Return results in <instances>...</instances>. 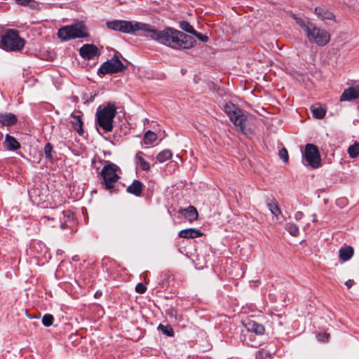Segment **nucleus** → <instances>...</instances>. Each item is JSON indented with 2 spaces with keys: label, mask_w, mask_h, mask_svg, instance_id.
Segmentation results:
<instances>
[{
  "label": "nucleus",
  "mask_w": 359,
  "mask_h": 359,
  "mask_svg": "<svg viewBox=\"0 0 359 359\" xmlns=\"http://www.w3.org/2000/svg\"><path fill=\"white\" fill-rule=\"evenodd\" d=\"M294 19L306 32L309 42L319 46H324L329 43L330 35L326 30L317 27L307 18L294 16Z\"/></svg>",
  "instance_id": "f03ea898"
},
{
  "label": "nucleus",
  "mask_w": 359,
  "mask_h": 359,
  "mask_svg": "<svg viewBox=\"0 0 359 359\" xmlns=\"http://www.w3.org/2000/svg\"><path fill=\"white\" fill-rule=\"evenodd\" d=\"M127 67L123 64L119 57L114 55L111 60L103 62L97 70L100 76L114 74L124 71Z\"/></svg>",
  "instance_id": "6e6552de"
},
{
  "label": "nucleus",
  "mask_w": 359,
  "mask_h": 359,
  "mask_svg": "<svg viewBox=\"0 0 359 359\" xmlns=\"http://www.w3.org/2000/svg\"><path fill=\"white\" fill-rule=\"evenodd\" d=\"M80 55L85 60H92L100 55L98 48L94 44H84L79 49Z\"/></svg>",
  "instance_id": "f8f14e48"
},
{
  "label": "nucleus",
  "mask_w": 359,
  "mask_h": 359,
  "mask_svg": "<svg viewBox=\"0 0 359 359\" xmlns=\"http://www.w3.org/2000/svg\"><path fill=\"white\" fill-rule=\"evenodd\" d=\"M193 35L195 36L198 40L203 42H207L208 41V37L207 36L196 31H195Z\"/></svg>",
  "instance_id": "e433bc0d"
},
{
  "label": "nucleus",
  "mask_w": 359,
  "mask_h": 359,
  "mask_svg": "<svg viewBox=\"0 0 359 359\" xmlns=\"http://www.w3.org/2000/svg\"><path fill=\"white\" fill-rule=\"evenodd\" d=\"M156 139L157 135L151 130H148L144 135L143 141L145 144L149 145L151 144Z\"/></svg>",
  "instance_id": "a878e982"
},
{
  "label": "nucleus",
  "mask_w": 359,
  "mask_h": 359,
  "mask_svg": "<svg viewBox=\"0 0 359 359\" xmlns=\"http://www.w3.org/2000/svg\"><path fill=\"white\" fill-rule=\"evenodd\" d=\"M179 212L191 222L196 220L198 217V211L193 205H189L187 208L180 209Z\"/></svg>",
  "instance_id": "dca6fc26"
},
{
  "label": "nucleus",
  "mask_w": 359,
  "mask_h": 359,
  "mask_svg": "<svg viewBox=\"0 0 359 359\" xmlns=\"http://www.w3.org/2000/svg\"><path fill=\"white\" fill-rule=\"evenodd\" d=\"M286 229L289 233L293 236H297L299 233L298 226L293 223H288Z\"/></svg>",
  "instance_id": "2f4dec72"
},
{
  "label": "nucleus",
  "mask_w": 359,
  "mask_h": 359,
  "mask_svg": "<svg viewBox=\"0 0 359 359\" xmlns=\"http://www.w3.org/2000/svg\"><path fill=\"white\" fill-rule=\"evenodd\" d=\"M107 261L111 262L109 258L103 259V262H107Z\"/></svg>",
  "instance_id": "49530a36"
},
{
  "label": "nucleus",
  "mask_w": 359,
  "mask_h": 359,
  "mask_svg": "<svg viewBox=\"0 0 359 359\" xmlns=\"http://www.w3.org/2000/svg\"><path fill=\"white\" fill-rule=\"evenodd\" d=\"M44 218L47 219H50V217H48V216L44 217Z\"/></svg>",
  "instance_id": "09e8293b"
},
{
  "label": "nucleus",
  "mask_w": 359,
  "mask_h": 359,
  "mask_svg": "<svg viewBox=\"0 0 359 359\" xmlns=\"http://www.w3.org/2000/svg\"><path fill=\"white\" fill-rule=\"evenodd\" d=\"M266 205L271 213L273 216L278 217V215H281V210L278 207V203L275 199H267Z\"/></svg>",
  "instance_id": "4be33fe9"
},
{
  "label": "nucleus",
  "mask_w": 359,
  "mask_h": 359,
  "mask_svg": "<svg viewBox=\"0 0 359 359\" xmlns=\"http://www.w3.org/2000/svg\"><path fill=\"white\" fill-rule=\"evenodd\" d=\"M304 217V214L302 211H297L294 214V218L296 220H300Z\"/></svg>",
  "instance_id": "ea45409f"
},
{
  "label": "nucleus",
  "mask_w": 359,
  "mask_h": 359,
  "mask_svg": "<svg viewBox=\"0 0 359 359\" xmlns=\"http://www.w3.org/2000/svg\"><path fill=\"white\" fill-rule=\"evenodd\" d=\"M312 217H313V222H318L316 214H315V213L313 214L312 215Z\"/></svg>",
  "instance_id": "37998d69"
},
{
  "label": "nucleus",
  "mask_w": 359,
  "mask_h": 359,
  "mask_svg": "<svg viewBox=\"0 0 359 359\" xmlns=\"http://www.w3.org/2000/svg\"><path fill=\"white\" fill-rule=\"evenodd\" d=\"M329 337H330V334L326 332L319 333L317 335V338H318V341H322V342L327 341Z\"/></svg>",
  "instance_id": "c9c22d12"
},
{
  "label": "nucleus",
  "mask_w": 359,
  "mask_h": 359,
  "mask_svg": "<svg viewBox=\"0 0 359 359\" xmlns=\"http://www.w3.org/2000/svg\"><path fill=\"white\" fill-rule=\"evenodd\" d=\"M53 149V146L50 142H48L47 144H46V145L44 147V154H45V157L47 159H49V160L53 159V154H52Z\"/></svg>",
  "instance_id": "473e14b6"
},
{
  "label": "nucleus",
  "mask_w": 359,
  "mask_h": 359,
  "mask_svg": "<svg viewBox=\"0 0 359 359\" xmlns=\"http://www.w3.org/2000/svg\"><path fill=\"white\" fill-rule=\"evenodd\" d=\"M136 21H128L123 20H114L106 22L109 29L120 32L124 34H135V25Z\"/></svg>",
  "instance_id": "9d476101"
},
{
  "label": "nucleus",
  "mask_w": 359,
  "mask_h": 359,
  "mask_svg": "<svg viewBox=\"0 0 359 359\" xmlns=\"http://www.w3.org/2000/svg\"><path fill=\"white\" fill-rule=\"evenodd\" d=\"M15 1L22 6H32L35 1L33 0H15Z\"/></svg>",
  "instance_id": "58836bf2"
},
{
  "label": "nucleus",
  "mask_w": 359,
  "mask_h": 359,
  "mask_svg": "<svg viewBox=\"0 0 359 359\" xmlns=\"http://www.w3.org/2000/svg\"><path fill=\"white\" fill-rule=\"evenodd\" d=\"M58 37L63 41L74 39H81L88 36L86 26L81 22L71 25L62 27L57 33Z\"/></svg>",
  "instance_id": "0eeeda50"
},
{
  "label": "nucleus",
  "mask_w": 359,
  "mask_h": 359,
  "mask_svg": "<svg viewBox=\"0 0 359 359\" xmlns=\"http://www.w3.org/2000/svg\"><path fill=\"white\" fill-rule=\"evenodd\" d=\"M315 12L322 19L332 20L334 17L332 12L324 10L321 8H316Z\"/></svg>",
  "instance_id": "393cba45"
},
{
  "label": "nucleus",
  "mask_w": 359,
  "mask_h": 359,
  "mask_svg": "<svg viewBox=\"0 0 359 359\" xmlns=\"http://www.w3.org/2000/svg\"><path fill=\"white\" fill-rule=\"evenodd\" d=\"M25 45V41L16 29H8L1 36L0 48L6 51L19 52Z\"/></svg>",
  "instance_id": "423d86ee"
},
{
  "label": "nucleus",
  "mask_w": 359,
  "mask_h": 359,
  "mask_svg": "<svg viewBox=\"0 0 359 359\" xmlns=\"http://www.w3.org/2000/svg\"><path fill=\"white\" fill-rule=\"evenodd\" d=\"M102 296V292L101 291H97L95 294H94V297L95 298H100V297Z\"/></svg>",
  "instance_id": "79ce46f5"
},
{
  "label": "nucleus",
  "mask_w": 359,
  "mask_h": 359,
  "mask_svg": "<svg viewBox=\"0 0 359 359\" xmlns=\"http://www.w3.org/2000/svg\"><path fill=\"white\" fill-rule=\"evenodd\" d=\"M136 158L138 161L141 169L144 171H148L150 169L149 163L141 156L137 154Z\"/></svg>",
  "instance_id": "7c9ffc66"
},
{
  "label": "nucleus",
  "mask_w": 359,
  "mask_h": 359,
  "mask_svg": "<svg viewBox=\"0 0 359 359\" xmlns=\"http://www.w3.org/2000/svg\"><path fill=\"white\" fill-rule=\"evenodd\" d=\"M273 354L266 348H262L257 352L255 359H273Z\"/></svg>",
  "instance_id": "5701e85b"
},
{
  "label": "nucleus",
  "mask_w": 359,
  "mask_h": 359,
  "mask_svg": "<svg viewBox=\"0 0 359 359\" xmlns=\"http://www.w3.org/2000/svg\"><path fill=\"white\" fill-rule=\"evenodd\" d=\"M135 25V33L137 31H141L143 33L139 34L140 36L149 37L151 39L158 42L161 34V30H158L154 26L149 24L137 22Z\"/></svg>",
  "instance_id": "9b49d317"
},
{
  "label": "nucleus",
  "mask_w": 359,
  "mask_h": 359,
  "mask_svg": "<svg viewBox=\"0 0 359 359\" xmlns=\"http://www.w3.org/2000/svg\"><path fill=\"white\" fill-rule=\"evenodd\" d=\"M54 318L51 314H45L42 318V323L46 327L53 325Z\"/></svg>",
  "instance_id": "72a5a7b5"
},
{
  "label": "nucleus",
  "mask_w": 359,
  "mask_h": 359,
  "mask_svg": "<svg viewBox=\"0 0 359 359\" xmlns=\"http://www.w3.org/2000/svg\"><path fill=\"white\" fill-rule=\"evenodd\" d=\"M73 260H74V261H77L78 260V259L76 258V256L73 257Z\"/></svg>",
  "instance_id": "de8ad7c7"
},
{
  "label": "nucleus",
  "mask_w": 359,
  "mask_h": 359,
  "mask_svg": "<svg viewBox=\"0 0 359 359\" xmlns=\"http://www.w3.org/2000/svg\"><path fill=\"white\" fill-rule=\"evenodd\" d=\"M180 27L184 32L191 34L192 35L196 31L193 26L189 22L185 20L180 22Z\"/></svg>",
  "instance_id": "cd10ccee"
},
{
  "label": "nucleus",
  "mask_w": 359,
  "mask_h": 359,
  "mask_svg": "<svg viewBox=\"0 0 359 359\" xmlns=\"http://www.w3.org/2000/svg\"><path fill=\"white\" fill-rule=\"evenodd\" d=\"M143 190V184L137 180H135L133 183L126 189L128 193L133 194L135 196H140Z\"/></svg>",
  "instance_id": "6ab92c4d"
},
{
  "label": "nucleus",
  "mask_w": 359,
  "mask_h": 359,
  "mask_svg": "<svg viewBox=\"0 0 359 359\" xmlns=\"http://www.w3.org/2000/svg\"><path fill=\"white\" fill-rule=\"evenodd\" d=\"M63 251L62 250H57V255H62Z\"/></svg>",
  "instance_id": "c03bdc74"
},
{
  "label": "nucleus",
  "mask_w": 359,
  "mask_h": 359,
  "mask_svg": "<svg viewBox=\"0 0 359 359\" xmlns=\"http://www.w3.org/2000/svg\"><path fill=\"white\" fill-rule=\"evenodd\" d=\"M354 255V250L351 245H344L339 250V257L341 263L348 261Z\"/></svg>",
  "instance_id": "2eb2a0df"
},
{
  "label": "nucleus",
  "mask_w": 359,
  "mask_h": 359,
  "mask_svg": "<svg viewBox=\"0 0 359 359\" xmlns=\"http://www.w3.org/2000/svg\"><path fill=\"white\" fill-rule=\"evenodd\" d=\"M61 227H62V229H65V223H62L61 224Z\"/></svg>",
  "instance_id": "a18cd8bd"
},
{
  "label": "nucleus",
  "mask_w": 359,
  "mask_h": 359,
  "mask_svg": "<svg viewBox=\"0 0 359 359\" xmlns=\"http://www.w3.org/2000/svg\"><path fill=\"white\" fill-rule=\"evenodd\" d=\"M311 109L313 117L316 118H323L325 116L326 111L321 107H312Z\"/></svg>",
  "instance_id": "c85d7f7f"
},
{
  "label": "nucleus",
  "mask_w": 359,
  "mask_h": 359,
  "mask_svg": "<svg viewBox=\"0 0 359 359\" xmlns=\"http://www.w3.org/2000/svg\"><path fill=\"white\" fill-rule=\"evenodd\" d=\"M303 159L306 163L305 165L310 166L312 168H318L321 165V158L318 147L313 144H306L304 152L303 153Z\"/></svg>",
  "instance_id": "1a4fd4ad"
},
{
  "label": "nucleus",
  "mask_w": 359,
  "mask_h": 359,
  "mask_svg": "<svg viewBox=\"0 0 359 359\" xmlns=\"http://www.w3.org/2000/svg\"><path fill=\"white\" fill-rule=\"evenodd\" d=\"M16 116L12 113L0 114V123L3 126H11L17 123Z\"/></svg>",
  "instance_id": "a211bd4d"
},
{
  "label": "nucleus",
  "mask_w": 359,
  "mask_h": 359,
  "mask_svg": "<svg viewBox=\"0 0 359 359\" xmlns=\"http://www.w3.org/2000/svg\"><path fill=\"white\" fill-rule=\"evenodd\" d=\"M348 153L351 158H356L359 156V142H355L348 149Z\"/></svg>",
  "instance_id": "c756f323"
},
{
  "label": "nucleus",
  "mask_w": 359,
  "mask_h": 359,
  "mask_svg": "<svg viewBox=\"0 0 359 359\" xmlns=\"http://www.w3.org/2000/svg\"><path fill=\"white\" fill-rule=\"evenodd\" d=\"M71 117L74 119L72 121L74 129L80 135H82L84 133L83 128V121L81 115L72 114Z\"/></svg>",
  "instance_id": "412c9836"
},
{
  "label": "nucleus",
  "mask_w": 359,
  "mask_h": 359,
  "mask_svg": "<svg viewBox=\"0 0 359 359\" xmlns=\"http://www.w3.org/2000/svg\"><path fill=\"white\" fill-rule=\"evenodd\" d=\"M158 42L174 49H188L194 46L196 40L181 31L166 27L161 30Z\"/></svg>",
  "instance_id": "f257e3e1"
},
{
  "label": "nucleus",
  "mask_w": 359,
  "mask_h": 359,
  "mask_svg": "<svg viewBox=\"0 0 359 359\" xmlns=\"http://www.w3.org/2000/svg\"><path fill=\"white\" fill-rule=\"evenodd\" d=\"M114 104L109 102L105 106H100L95 114V123L104 133H110L114 128V118L116 114Z\"/></svg>",
  "instance_id": "20e7f679"
},
{
  "label": "nucleus",
  "mask_w": 359,
  "mask_h": 359,
  "mask_svg": "<svg viewBox=\"0 0 359 359\" xmlns=\"http://www.w3.org/2000/svg\"><path fill=\"white\" fill-rule=\"evenodd\" d=\"M243 325L248 332L255 333L257 335H263L265 332L264 326L253 320H248L243 322Z\"/></svg>",
  "instance_id": "ddd939ff"
},
{
  "label": "nucleus",
  "mask_w": 359,
  "mask_h": 359,
  "mask_svg": "<svg viewBox=\"0 0 359 359\" xmlns=\"http://www.w3.org/2000/svg\"><path fill=\"white\" fill-rule=\"evenodd\" d=\"M203 234V233L199 229L191 228L180 231L178 236L180 238L188 239L198 238Z\"/></svg>",
  "instance_id": "f3484780"
},
{
  "label": "nucleus",
  "mask_w": 359,
  "mask_h": 359,
  "mask_svg": "<svg viewBox=\"0 0 359 359\" xmlns=\"http://www.w3.org/2000/svg\"><path fill=\"white\" fill-rule=\"evenodd\" d=\"M147 290V287L143 283H138L135 286V291L140 294H144Z\"/></svg>",
  "instance_id": "4c0bfd02"
},
{
  "label": "nucleus",
  "mask_w": 359,
  "mask_h": 359,
  "mask_svg": "<svg viewBox=\"0 0 359 359\" xmlns=\"http://www.w3.org/2000/svg\"><path fill=\"white\" fill-rule=\"evenodd\" d=\"M120 172L121 169L118 166L111 162L107 161L100 173L102 187L111 194L116 192V183L120 178Z\"/></svg>",
  "instance_id": "39448f33"
},
{
  "label": "nucleus",
  "mask_w": 359,
  "mask_h": 359,
  "mask_svg": "<svg viewBox=\"0 0 359 359\" xmlns=\"http://www.w3.org/2000/svg\"><path fill=\"white\" fill-rule=\"evenodd\" d=\"M278 156L280 158H281L283 161L284 163L288 162L289 156L287 150L285 148H282L281 149L279 150Z\"/></svg>",
  "instance_id": "f704fd0d"
},
{
  "label": "nucleus",
  "mask_w": 359,
  "mask_h": 359,
  "mask_svg": "<svg viewBox=\"0 0 359 359\" xmlns=\"http://www.w3.org/2000/svg\"><path fill=\"white\" fill-rule=\"evenodd\" d=\"M359 98V85L349 87L344 90L341 95L339 100L341 102L352 101Z\"/></svg>",
  "instance_id": "4468645a"
},
{
  "label": "nucleus",
  "mask_w": 359,
  "mask_h": 359,
  "mask_svg": "<svg viewBox=\"0 0 359 359\" xmlns=\"http://www.w3.org/2000/svg\"><path fill=\"white\" fill-rule=\"evenodd\" d=\"M5 146L9 151H15L20 148V144L19 142L13 136L6 134L5 136Z\"/></svg>",
  "instance_id": "aec40b11"
},
{
  "label": "nucleus",
  "mask_w": 359,
  "mask_h": 359,
  "mask_svg": "<svg viewBox=\"0 0 359 359\" xmlns=\"http://www.w3.org/2000/svg\"><path fill=\"white\" fill-rule=\"evenodd\" d=\"M223 109L236 127L237 130L245 135H250L252 133L251 129L246 127L248 116L243 109L231 102L226 103Z\"/></svg>",
  "instance_id": "7ed1b4c3"
},
{
  "label": "nucleus",
  "mask_w": 359,
  "mask_h": 359,
  "mask_svg": "<svg viewBox=\"0 0 359 359\" xmlns=\"http://www.w3.org/2000/svg\"><path fill=\"white\" fill-rule=\"evenodd\" d=\"M172 156V154L170 150L164 149L158 154L156 158L159 163H164L170 159Z\"/></svg>",
  "instance_id": "b1692460"
},
{
  "label": "nucleus",
  "mask_w": 359,
  "mask_h": 359,
  "mask_svg": "<svg viewBox=\"0 0 359 359\" xmlns=\"http://www.w3.org/2000/svg\"><path fill=\"white\" fill-rule=\"evenodd\" d=\"M353 281L352 280H348L345 283V285L348 288H350L353 285Z\"/></svg>",
  "instance_id": "a19ab883"
},
{
  "label": "nucleus",
  "mask_w": 359,
  "mask_h": 359,
  "mask_svg": "<svg viewBox=\"0 0 359 359\" xmlns=\"http://www.w3.org/2000/svg\"><path fill=\"white\" fill-rule=\"evenodd\" d=\"M158 330L168 337H173L174 336L173 329L169 325H163L162 324H160L158 327Z\"/></svg>",
  "instance_id": "bb28decb"
}]
</instances>
